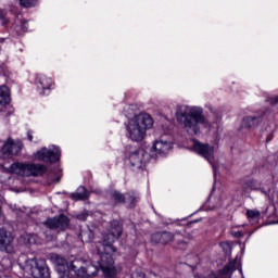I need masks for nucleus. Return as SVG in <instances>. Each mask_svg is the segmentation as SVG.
<instances>
[{"instance_id": "obj_12", "label": "nucleus", "mask_w": 278, "mask_h": 278, "mask_svg": "<svg viewBox=\"0 0 278 278\" xmlns=\"http://www.w3.org/2000/svg\"><path fill=\"white\" fill-rule=\"evenodd\" d=\"M12 242H14V237L12 232L8 231L4 228H0V251L8 252V249L12 247Z\"/></svg>"}, {"instance_id": "obj_29", "label": "nucleus", "mask_w": 278, "mask_h": 278, "mask_svg": "<svg viewBox=\"0 0 278 278\" xmlns=\"http://www.w3.org/2000/svg\"><path fill=\"white\" fill-rule=\"evenodd\" d=\"M36 240H38V237L36 235H28L27 241L29 244H36Z\"/></svg>"}, {"instance_id": "obj_9", "label": "nucleus", "mask_w": 278, "mask_h": 278, "mask_svg": "<svg viewBox=\"0 0 278 278\" xmlns=\"http://www.w3.org/2000/svg\"><path fill=\"white\" fill-rule=\"evenodd\" d=\"M194 151H197L199 155H202V157L207 160V162L212 164L214 173H216V165H214V148L210 147V144L195 141Z\"/></svg>"}, {"instance_id": "obj_5", "label": "nucleus", "mask_w": 278, "mask_h": 278, "mask_svg": "<svg viewBox=\"0 0 278 278\" xmlns=\"http://www.w3.org/2000/svg\"><path fill=\"white\" fill-rule=\"evenodd\" d=\"M71 270L75 273L76 277L81 278L97 277V273H99V268H97V266L87 263L81 258H76L71 263Z\"/></svg>"}, {"instance_id": "obj_15", "label": "nucleus", "mask_w": 278, "mask_h": 278, "mask_svg": "<svg viewBox=\"0 0 278 278\" xmlns=\"http://www.w3.org/2000/svg\"><path fill=\"white\" fill-rule=\"evenodd\" d=\"M242 190L244 194H249V192H253V190H260V182L255 179L245 180L242 184Z\"/></svg>"}, {"instance_id": "obj_13", "label": "nucleus", "mask_w": 278, "mask_h": 278, "mask_svg": "<svg viewBox=\"0 0 278 278\" xmlns=\"http://www.w3.org/2000/svg\"><path fill=\"white\" fill-rule=\"evenodd\" d=\"M262 121H263L262 115L245 116L242 119L241 127H242V129H255V127H260Z\"/></svg>"}, {"instance_id": "obj_11", "label": "nucleus", "mask_w": 278, "mask_h": 278, "mask_svg": "<svg viewBox=\"0 0 278 278\" xmlns=\"http://www.w3.org/2000/svg\"><path fill=\"white\" fill-rule=\"evenodd\" d=\"M175 240V233L170 231L154 232L151 236V242L154 244H170Z\"/></svg>"}, {"instance_id": "obj_16", "label": "nucleus", "mask_w": 278, "mask_h": 278, "mask_svg": "<svg viewBox=\"0 0 278 278\" xmlns=\"http://www.w3.org/2000/svg\"><path fill=\"white\" fill-rule=\"evenodd\" d=\"M71 199L74 201H84L88 199V189L85 187H79L77 192L71 194Z\"/></svg>"}, {"instance_id": "obj_10", "label": "nucleus", "mask_w": 278, "mask_h": 278, "mask_svg": "<svg viewBox=\"0 0 278 278\" xmlns=\"http://www.w3.org/2000/svg\"><path fill=\"white\" fill-rule=\"evenodd\" d=\"M60 150L51 151L47 148H41L39 151L35 153L36 160H40V162H60Z\"/></svg>"}, {"instance_id": "obj_30", "label": "nucleus", "mask_w": 278, "mask_h": 278, "mask_svg": "<svg viewBox=\"0 0 278 278\" xmlns=\"http://www.w3.org/2000/svg\"><path fill=\"white\" fill-rule=\"evenodd\" d=\"M0 21H2V25H7V23H10V20H8L5 15L1 14V12H0Z\"/></svg>"}, {"instance_id": "obj_8", "label": "nucleus", "mask_w": 278, "mask_h": 278, "mask_svg": "<svg viewBox=\"0 0 278 278\" xmlns=\"http://www.w3.org/2000/svg\"><path fill=\"white\" fill-rule=\"evenodd\" d=\"M51 260L54 262L59 278H71V265L68 266L66 258L52 254Z\"/></svg>"}, {"instance_id": "obj_23", "label": "nucleus", "mask_w": 278, "mask_h": 278, "mask_svg": "<svg viewBox=\"0 0 278 278\" xmlns=\"http://www.w3.org/2000/svg\"><path fill=\"white\" fill-rule=\"evenodd\" d=\"M37 0H20V5L23 8H33V5H36Z\"/></svg>"}, {"instance_id": "obj_18", "label": "nucleus", "mask_w": 278, "mask_h": 278, "mask_svg": "<svg viewBox=\"0 0 278 278\" xmlns=\"http://www.w3.org/2000/svg\"><path fill=\"white\" fill-rule=\"evenodd\" d=\"M81 242H92L94 240V231L91 229L83 230L80 232Z\"/></svg>"}, {"instance_id": "obj_3", "label": "nucleus", "mask_w": 278, "mask_h": 278, "mask_svg": "<svg viewBox=\"0 0 278 278\" xmlns=\"http://www.w3.org/2000/svg\"><path fill=\"white\" fill-rule=\"evenodd\" d=\"M153 127V118L147 113H141L135 116L128 122L126 130L128 132V138L135 142H140L144 140L147 136V129Z\"/></svg>"}, {"instance_id": "obj_17", "label": "nucleus", "mask_w": 278, "mask_h": 278, "mask_svg": "<svg viewBox=\"0 0 278 278\" xmlns=\"http://www.w3.org/2000/svg\"><path fill=\"white\" fill-rule=\"evenodd\" d=\"M10 103V89L7 86L0 87V105Z\"/></svg>"}, {"instance_id": "obj_32", "label": "nucleus", "mask_w": 278, "mask_h": 278, "mask_svg": "<svg viewBox=\"0 0 278 278\" xmlns=\"http://www.w3.org/2000/svg\"><path fill=\"white\" fill-rule=\"evenodd\" d=\"M27 138H28L29 142H31V140H34V136L31 135V130H28Z\"/></svg>"}, {"instance_id": "obj_20", "label": "nucleus", "mask_w": 278, "mask_h": 278, "mask_svg": "<svg viewBox=\"0 0 278 278\" xmlns=\"http://www.w3.org/2000/svg\"><path fill=\"white\" fill-rule=\"evenodd\" d=\"M232 270H236V261H230L225 267L222 269V275H229V273H232Z\"/></svg>"}, {"instance_id": "obj_31", "label": "nucleus", "mask_w": 278, "mask_h": 278, "mask_svg": "<svg viewBox=\"0 0 278 278\" xmlns=\"http://www.w3.org/2000/svg\"><path fill=\"white\" fill-rule=\"evenodd\" d=\"M144 273L142 271H137L132 275V278H144Z\"/></svg>"}, {"instance_id": "obj_1", "label": "nucleus", "mask_w": 278, "mask_h": 278, "mask_svg": "<svg viewBox=\"0 0 278 278\" xmlns=\"http://www.w3.org/2000/svg\"><path fill=\"white\" fill-rule=\"evenodd\" d=\"M101 236V240L97 242V251L100 256L99 266L104 278H116L121 269L114 265L112 255L118 251L114 247V242L121 240L123 236V223L118 219L110 222Z\"/></svg>"}, {"instance_id": "obj_25", "label": "nucleus", "mask_w": 278, "mask_h": 278, "mask_svg": "<svg viewBox=\"0 0 278 278\" xmlns=\"http://www.w3.org/2000/svg\"><path fill=\"white\" fill-rule=\"evenodd\" d=\"M125 201H128L130 205H134V203H136V197L131 195L130 193H126Z\"/></svg>"}, {"instance_id": "obj_24", "label": "nucleus", "mask_w": 278, "mask_h": 278, "mask_svg": "<svg viewBox=\"0 0 278 278\" xmlns=\"http://www.w3.org/2000/svg\"><path fill=\"white\" fill-rule=\"evenodd\" d=\"M260 211H251V210H248L247 211V216L248 218H260Z\"/></svg>"}, {"instance_id": "obj_7", "label": "nucleus", "mask_w": 278, "mask_h": 278, "mask_svg": "<svg viewBox=\"0 0 278 278\" xmlns=\"http://www.w3.org/2000/svg\"><path fill=\"white\" fill-rule=\"evenodd\" d=\"M129 162L132 170H140V168H144V164L149 162V154L142 149L136 150L130 153Z\"/></svg>"}, {"instance_id": "obj_35", "label": "nucleus", "mask_w": 278, "mask_h": 278, "mask_svg": "<svg viewBox=\"0 0 278 278\" xmlns=\"http://www.w3.org/2000/svg\"><path fill=\"white\" fill-rule=\"evenodd\" d=\"M236 238H242V232L238 231L235 233Z\"/></svg>"}, {"instance_id": "obj_22", "label": "nucleus", "mask_w": 278, "mask_h": 278, "mask_svg": "<svg viewBox=\"0 0 278 278\" xmlns=\"http://www.w3.org/2000/svg\"><path fill=\"white\" fill-rule=\"evenodd\" d=\"M112 198L114 201H116V203H125V195L118 191H113Z\"/></svg>"}, {"instance_id": "obj_27", "label": "nucleus", "mask_w": 278, "mask_h": 278, "mask_svg": "<svg viewBox=\"0 0 278 278\" xmlns=\"http://www.w3.org/2000/svg\"><path fill=\"white\" fill-rule=\"evenodd\" d=\"M78 220H86L88 218V212L84 211L83 213L76 215Z\"/></svg>"}, {"instance_id": "obj_33", "label": "nucleus", "mask_w": 278, "mask_h": 278, "mask_svg": "<svg viewBox=\"0 0 278 278\" xmlns=\"http://www.w3.org/2000/svg\"><path fill=\"white\" fill-rule=\"evenodd\" d=\"M27 22H22V29L23 31H27Z\"/></svg>"}, {"instance_id": "obj_19", "label": "nucleus", "mask_w": 278, "mask_h": 278, "mask_svg": "<svg viewBox=\"0 0 278 278\" xmlns=\"http://www.w3.org/2000/svg\"><path fill=\"white\" fill-rule=\"evenodd\" d=\"M21 151H23V142L12 141V143H11V155H18Z\"/></svg>"}, {"instance_id": "obj_4", "label": "nucleus", "mask_w": 278, "mask_h": 278, "mask_svg": "<svg viewBox=\"0 0 278 278\" xmlns=\"http://www.w3.org/2000/svg\"><path fill=\"white\" fill-rule=\"evenodd\" d=\"M7 173H13L20 177H40L47 173V166L42 164L13 163Z\"/></svg>"}, {"instance_id": "obj_21", "label": "nucleus", "mask_w": 278, "mask_h": 278, "mask_svg": "<svg viewBox=\"0 0 278 278\" xmlns=\"http://www.w3.org/2000/svg\"><path fill=\"white\" fill-rule=\"evenodd\" d=\"M2 154L7 155H12V141H8L3 147H2Z\"/></svg>"}, {"instance_id": "obj_6", "label": "nucleus", "mask_w": 278, "mask_h": 278, "mask_svg": "<svg viewBox=\"0 0 278 278\" xmlns=\"http://www.w3.org/2000/svg\"><path fill=\"white\" fill-rule=\"evenodd\" d=\"M43 225L48 229H52L54 231H66V229L71 227V219L66 215L61 214L59 216L48 218L43 222Z\"/></svg>"}, {"instance_id": "obj_2", "label": "nucleus", "mask_w": 278, "mask_h": 278, "mask_svg": "<svg viewBox=\"0 0 278 278\" xmlns=\"http://www.w3.org/2000/svg\"><path fill=\"white\" fill-rule=\"evenodd\" d=\"M176 121L188 136H199L201 125L207 127L208 123L199 106L180 105L176 109Z\"/></svg>"}, {"instance_id": "obj_14", "label": "nucleus", "mask_w": 278, "mask_h": 278, "mask_svg": "<svg viewBox=\"0 0 278 278\" xmlns=\"http://www.w3.org/2000/svg\"><path fill=\"white\" fill-rule=\"evenodd\" d=\"M170 149H173V143L164 140L155 141L153 146V150L159 155H166Z\"/></svg>"}, {"instance_id": "obj_26", "label": "nucleus", "mask_w": 278, "mask_h": 278, "mask_svg": "<svg viewBox=\"0 0 278 278\" xmlns=\"http://www.w3.org/2000/svg\"><path fill=\"white\" fill-rule=\"evenodd\" d=\"M177 249H180L181 251H186L188 249V242L181 240L177 242Z\"/></svg>"}, {"instance_id": "obj_34", "label": "nucleus", "mask_w": 278, "mask_h": 278, "mask_svg": "<svg viewBox=\"0 0 278 278\" xmlns=\"http://www.w3.org/2000/svg\"><path fill=\"white\" fill-rule=\"evenodd\" d=\"M270 140H273V134L267 136L266 142H270Z\"/></svg>"}, {"instance_id": "obj_28", "label": "nucleus", "mask_w": 278, "mask_h": 278, "mask_svg": "<svg viewBox=\"0 0 278 278\" xmlns=\"http://www.w3.org/2000/svg\"><path fill=\"white\" fill-rule=\"evenodd\" d=\"M266 101H268V103H270V105H277V103H278V96L270 97Z\"/></svg>"}]
</instances>
